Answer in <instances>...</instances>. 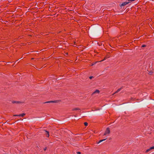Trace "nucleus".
Returning a JSON list of instances; mask_svg holds the SVG:
<instances>
[{"label":"nucleus","instance_id":"nucleus-10","mask_svg":"<svg viewBox=\"0 0 154 154\" xmlns=\"http://www.w3.org/2000/svg\"><path fill=\"white\" fill-rule=\"evenodd\" d=\"M25 115V114L24 113H23L19 114V116L23 117Z\"/></svg>","mask_w":154,"mask_h":154},{"label":"nucleus","instance_id":"nucleus-21","mask_svg":"<svg viewBox=\"0 0 154 154\" xmlns=\"http://www.w3.org/2000/svg\"><path fill=\"white\" fill-rule=\"evenodd\" d=\"M47 149V147H45L44 148V149L45 151Z\"/></svg>","mask_w":154,"mask_h":154},{"label":"nucleus","instance_id":"nucleus-16","mask_svg":"<svg viewBox=\"0 0 154 154\" xmlns=\"http://www.w3.org/2000/svg\"><path fill=\"white\" fill-rule=\"evenodd\" d=\"M93 78H94V77L93 76H90L89 77V79H91Z\"/></svg>","mask_w":154,"mask_h":154},{"label":"nucleus","instance_id":"nucleus-22","mask_svg":"<svg viewBox=\"0 0 154 154\" xmlns=\"http://www.w3.org/2000/svg\"><path fill=\"white\" fill-rule=\"evenodd\" d=\"M106 59V58H105L104 59H103V60L100 61V62H101L102 61H103L104 60Z\"/></svg>","mask_w":154,"mask_h":154},{"label":"nucleus","instance_id":"nucleus-3","mask_svg":"<svg viewBox=\"0 0 154 154\" xmlns=\"http://www.w3.org/2000/svg\"><path fill=\"white\" fill-rule=\"evenodd\" d=\"M12 103H23V102H20V101H12Z\"/></svg>","mask_w":154,"mask_h":154},{"label":"nucleus","instance_id":"nucleus-5","mask_svg":"<svg viewBox=\"0 0 154 154\" xmlns=\"http://www.w3.org/2000/svg\"><path fill=\"white\" fill-rule=\"evenodd\" d=\"M122 88H121L119 89L116 92H115L112 95H114V94L117 93L119 92L122 89Z\"/></svg>","mask_w":154,"mask_h":154},{"label":"nucleus","instance_id":"nucleus-2","mask_svg":"<svg viewBox=\"0 0 154 154\" xmlns=\"http://www.w3.org/2000/svg\"><path fill=\"white\" fill-rule=\"evenodd\" d=\"M130 3L129 1H126L122 3L121 5V6H123Z\"/></svg>","mask_w":154,"mask_h":154},{"label":"nucleus","instance_id":"nucleus-4","mask_svg":"<svg viewBox=\"0 0 154 154\" xmlns=\"http://www.w3.org/2000/svg\"><path fill=\"white\" fill-rule=\"evenodd\" d=\"M154 149V146H152L149 149H147L146 150V152H148L149 151H150V150Z\"/></svg>","mask_w":154,"mask_h":154},{"label":"nucleus","instance_id":"nucleus-13","mask_svg":"<svg viewBox=\"0 0 154 154\" xmlns=\"http://www.w3.org/2000/svg\"><path fill=\"white\" fill-rule=\"evenodd\" d=\"M153 72L152 71H150L149 72V74L150 75H151L153 73Z\"/></svg>","mask_w":154,"mask_h":154},{"label":"nucleus","instance_id":"nucleus-8","mask_svg":"<svg viewBox=\"0 0 154 154\" xmlns=\"http://www.w3.org/2000/svg\"><path fill=\"white\" fill-rule=\"evenodd\" d=\"M59 101V100L51 101V103H57Z\"/></svg>","mask_w":154,"mask_h":154},{"label":"nucleus","instance_id":"nucleus-18","mask_svg":"<svg viewBox=\"0 0 154 154\" xmlns=\"http://www.w3.org/2000/svg\"><path fill=\"white\" fill-rule=\"evenodd\" d=\"M146 45H142V47H146Z\"/></svg>","mask_w":154,"mask_h":154},{"label":"nucleus","instance_id":"nucleus-17","mask_svg":"<svg viewBox=\"0 0 154 154\" xmlns=\"http://www.w3.org/2000/svg\"><path fill=\"white\" fill-rule=\"evenodd\" d=\"M19 115H14V116H19Z\"/></svg>","mask_w":154,"mask_h":154},{"label":"nucleus","instance_id":"nucleus-20","mask_svg":"<svg viewBox=\"0 0 154 154\" xmlns=\"http://www.w3.org/2000/svg\"><path fill=\"white\" fill-rule=\"evenodd\" d=\"M51 103V101L46 102L45 103Z\"/></svg>","mask_w":154,"mask_h":154},{"label":"nucleus","instance_id":"nucleus-19","mask_svg":"<svg viewBox=\"0 0 154 154\" xmlns=\"http://www.w3.org/2000/svg\"><path fill=\"white\" fill-rule=\"evenodd\" d=\"M97 62H96L95 63H92V66H93V65H94L95 64H96Z\"/></svg>","mask_w":154,"mask_h":154},{"label":"nucleus","instance_id":"nucleus-6","mask_svg":"<svg viewBox=\"0 0 154 154\" xmlns=\"http://www.w3.org/2000/svg\"><path fill=\"white\" fill-rule=\"evenodd\" d=\"M45 134L46 135L47 137H49V132L46 130H45Z\"/></svg>","mask_w":154,"mask_h":154},{"label":"nucleus","instance_id":"nucleus-11","mask_svg":"<svg viewBox=\"0 0 154 154\" xmlns=\"http://www.w3.org/2000/svg\"><path fill=\"white\" fill-rule=\"evenodd\" d=\"M80 109L79 108H75L72 109L73 110H80Z\"/></svg>","mask_w":154,"mask_h":154},{"label":"nucleus","instance_id":"nucleus-12","mask_svg":"<svg viewBox=\"0 0 154 154\" xmlns=\"http://www.w3.org/2000/svg\"><path fill=\"white\" fill-rule=\"evenodd\" d=\"M84 125L85 126H87L88 125V123L86 122H85L84 123Z\"/></svg>","mask_w":154,"mask_h":154},{"label":"nucleus","instance_id":"nucleus-15","mask_svg":"<svg viewBox=\"0 0 154 154\" xmlns=\"http://www.w3.org/2000/svg\"><path fill=\"white\" fill-rule=\"evenodd\" d=\"M77 154H80L81 153V152H77Z\"/></svg>","mask_w":154,"mask_h":154},{"label":"nucleus","instance_id":"nucleus-9","mask_svg":"<svg viewBox=\"0 0 154 154\" xmlns=\"http://www.w3.org/2000/svg\"><path fill=\"white\" fill-rule=\"evenodd\" d=\"M106 139H103V140H100L97 143L98 144H99V143H100V142H103V141H104V140H106Z\"/></svg>","mask_w":154,"mask_h":154},{"label":"nucleus","instance_id":"nucleus-14","mask_svg":"<svg viewBox=\"0 0 154 154\" xmlns=\"http://www.w3.org/2000/svg\"><path fill=\"white\" fill-rule=\"evenodd\" d=\"M135 0H128V1H129L130 2H133Z\"/></svg>","mask_w":154,"mask_h":154},{"label":"nucleus","instance_id":"nucleus-1","mask_svg":"<svg viewBox=\"0 0 154 154\" xmlns=\"http://www.w3.org/2000/svg\"><path fill=\"white\" fill-rule=\"evenodd\" d=\"M110 131L109 128H106V130L105 132V133L104 134V135H106L107 134H109L110 133Z\"/></svg>","mask_w":154,"mask_h":154},{"label":"nucleus","instance_id":"nucleus-7","mask_svg":"<svg viewBox=\"0 0 154 154\" xmlns=\"http://www.w3.org/2000/svg\"><path fill=\"white\" fill-rule=\"evenodd\" d=\"M100 92V91L99 90H96L93 93V94H95V93H97V94H98Z\"/></svg>","mask_w":154,"mask_h":154}]
</instances>
